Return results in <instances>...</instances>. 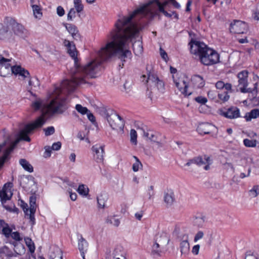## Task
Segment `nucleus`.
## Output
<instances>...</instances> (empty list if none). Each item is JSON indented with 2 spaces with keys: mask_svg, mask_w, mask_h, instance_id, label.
<instances>
[{
  "mask_svg": "<svg viewBox=\"0 0 259 259\" xmlns=\"http://www.w3.org/2000/svg\"><path fill=\"white\" fill-rule=\"evenodd\" d=\"M134 17H121L115 24V28L107 36V42L98 52L101 61L93 60L83 66L77 64V51L75 47L68 41L66 46L67 52L74 61L76 72L71 80H64L60 87H55L49 95V98L57 102L64 101L66 106V98L62 95H66L74 91L77 85L85 83L84 76L89 78L96 77L100 71L102 61L117 56L122 61L130 57L128 45L132 39L136 37L144 28V26L135 21Z\"/></svg>",
  "mask_w": 259,
  "mask_h": 259,
  "instance_id": "obj_1",
  "label": "nucleus"
},
{
  "mask_svg": "<svg viewBox=\"0 0 259 259\" xmlns=\"http://www.w3.org/2000/svg\"><path fill=\"white\" fill-rule=\"evenodd\" d=\"M67 108V107L65 105L63 100L60 101V102H57L55 100L53 99L51 100L49 103L44 104L41 109V115L38 117L34 122L26 124L24 128L20 131L19 137L6 150L12 149V151L14 147L21 140L30 142L31 140L28 135L31 133L34 129L41 127L45 123L46 121L45 116H50L56 113H62Z\"/></svg>",
  "mask_w": 259,
  "mask_h": 259,
  "instance_id": "obj_2",
  "label": "nucleus"
},
{
  "mask_svg": "<svg viewBox=\"0 0 259 259\" xmlns=\"http://www.w3.org/2000/svg\"><path fill=\"white\" fill-rule=\"evenodd\" d=\"M15 35L25 38L28 36V32L13 17H5L3 23H0V40L13 41Z\"/></svg>",
  "mask_w": 259,
  "mask_h": 259,
  "instance_id": "obj_3",
  "label": "nucleus"
},
{
  "mask_svg": "<svg viewBox=\"0 0 259 259\" xmlns=\"http://www.w3.org/2000/svg\"><path fill=\"white\" fill-rule=\"evenodd\" d=\"M190 52L199 57L202 64L211 65L219 62V55L214 50L208 47L204 43L193 39L189 42Z\"/></svg>",
  "mask_w": 259,
  "mask_h": 259,
  "instance_id": "obj_4",
  "label": "nucleus"
},
{
  "mask_svg": "<svg viewBox=\"0 0 259 259\" xmlns=\"http://www.w3.org/2000/svg\"><path fill=\"white\" fill-rule=\"evenodd\" d=\"M167 5L168 2L165 0H151L140 6L128 16L134 17L139 14H143L144 16H171L166 10Z\"/></svg>",
  "mask_w": 259,
  "mask_h": 259,
  "instance_id": "obj_5",
  "label": "nucleus"
},
{
  "mask_svg": "<svg viewBox=\"0 0 259 259\" xmlns=\"http://www.w3.org/2000/svg\"><path fill=\"white\" fill-rule=\"evenodd\" d=\"M248 72L246 70L239 72L237 74V78L238 79V87L239 89L233 90L231 84L228 83V93L229 92H234L240 91L242 93H249L250 94L248 95V97L250 100L251 101L254 99L256 97L257 94V83L254 84V88L252 89L248 88Z\"/></svg>",
  "mask_w": 259,
  "mask_h": 259,
  "instance_id": "obj_6",
  "label": "nucleus"
},
{
  "mask_svg": "<svg viewBox=\"0 0 259 259\" xmlns=\"http://www.w3.org/2000/svg\"><path fill=\"white\" fill-rule=\"evenodd\" d=\"M11 59H7L2 55L0 54V75L6 77L7 74H10L11 71L12 74L15 75H18L22 79L26 78H30V73L28 70L21 67L20 66L14 65L11 66L9 63Z\"/></svg>",
  "mask_w": 259,
  "mask_h": 259,
  "instance_id": "obj_7",
  "label": "nucleus"
},
{
  "mask_svg": "<svg viewBox=\"0 0 259 259\" xmlns=\"http://www.w3.org/2000/svg\"><path fill=\"white\" fill-rule=\"evenodd\" d=\"M99 113L108 121L113 130H123L124 125L123 119L114 110L110 108L101 107L99 109Z\"/></svg>",
  "mask_w": 259,
  "mask_h": 259,
  "instance_id": "obj_8",
  "label": "nucleus"
},
{
  "mask_svg": "<svg viewBox=\"0 0 259 259\" xmlns=\"http://www.w3.org/2000/svg\"><path fill=\"white\" fill-rule=\"evenodd\" d=\"M143 82H147L151 87H156L157 90L163 92L164 90V84L163 82L160 80L158 77L154 74H149L147 77L146 75H143L141 77Z\"/></svg>",
  "mask_w": 259,
  "mask_h": 259,
  "instance_id": "obj_9",
  "label": "nucleus"
},
{
  "mask_svg": "<svg viewBox=\"0 0 259 259\" xmlns=\"http://www.w3.org/2000/svg\"><path fill=\"white\" fill-rule=\"evenodd\" d=\"M212 163V160L209 156H204L203 158L201 156L195 157L191 159L185 164L186 166H189L192 164H195L198 166H201L203 164H206L204 167L205 170H207L209 169V165Z\"/></svg>",
  "mask_w": 259,
  "mask_h": 259,
  "instance_id": "obj_10",
  "label": "nucleus"
},
{
  "mask_svg": "<svg viewBox=\"0 0 259 259\" xmlns=\"http://www.w3.org/2000/svg\"><path fill=\"white\" fill-rule=\"evenodd\" d=\"M248 30V25L244 21L235 20L230 27V32L241 34L245 33Z\"/></svg>",
  "mask_w": 259,
  "mask_h": 259,
  "instance_id": "obj_11",
  "label": "nucleus"
},
{
  "mask_svg": "<svg viewBox=\"0 0 259 259\" xmlns=\"http://www.w3.org/2000/svg\"><path fill=\"white\" fill-rule=\"evenodd\" d=\"M175 84L179 90L185 96H189L191 95V92H188V79H179L178 81H175Z\"/></svg>",
  "mask_w": 259,
  "mask_h": 259,
  "instance_id": "obj_12",
  "label": "nucleus"
},
{
  "mask_svg": "<svg viewBox=\"0 0 259 259\" xmlns=\"http://www.w3.org/2000/svg\"><path fill=\"white\" fill-rule=\"evenodd\" d=\"M104 146H100L95 145L92 148L93 151L94 152V157L97 162H101L104 159Z\"/></svg>",
  "mask_w": 259,
  "mask_h": 259,
  "instance_id": "obj_13",
  "label": "nucleus"
},
{
  "mask_svg": "<svg viewBox=\"0 0 259 259\" xmlns=\"http://www.w3.org/2000/svg\"><path fill=\"white\" fill-rule=\"evenodd\" d=\"M216 127L209 123H202L198 126L197 130L200 135L209 134L213 132Z\"/></svg>",
  "mask_w": 259,
  "mask_h": 259,
  "instance_id": "obj_14",
  "label": "nucleus"
},
{
  "mask_svg": "<svg viewBox=\"0 0 259 259\" xmlns=\"http://www.w3.org/2000/svg\"><path fill=\"white\" fill-rule=\"evenodd\" d=\"M74 8H71L67 14V16H75L76 13L80 16V13L83 10V6L81 0H74Z\"/></svg>",
  "mask_w": 259,
  "mask_h": 259,
  "instance_id": "obj_15",
  "label": "nucleus"
},
{
  "mask_svg": "<svg viewBox=\"0 0 259 259\" xmlns=\"http://www.w3.org/2000/svg\"><path fill=\"white\" fill-rule=\"evenodd\" d=\"M63 25L65 27L69 33L71 34L74 39L76 40L80 39V35L75 25L66 23H63Z\"/></svg>",
  "mask_w": 259,
  "mask_h": 259,
  "instance_id": "obj_16",
  "label": "nucleus"
},
{
  "mask_svg": "<svg viewBox=\"0 0 259 259\" xmlns=\"http://www.w3.org/2000/svg\"><path fill=\"white\" fill-rule=\"evenodd\" d=\"M78 247L82 258L85 259L84 254L88 250V243L81 235L78 240Z\"/></svg>",
  "mask_w": 259,
  "mask_h": 259,
  "instance_id": "obj_17",
  "label": "nucleus"
},
{
  "mask_svg": "<svg viewBox=\"0 0 259 259\" xmlns=\"http://www.w3.org/2000/svg\"><path fill=\"white\" fill-rule=\"evenodd\" d=\"M125 251L123 247L121 245L116 246L114 249L112 253V257H120L121 259H126L125 257Z\"/></svg>",
  "mask_w": 259,
  "mask_h": 259,
  "instance_id": "obj_18",
  "label": "nucleus"
},
{
  "mask_svg": "<svg viewBox=\"0 0 259 259\" xmlns=\"http://www.w3.org/2000/svg\"><path fill=\"white\" fill-rule=\"evenodd\" d=\"M164 201L167 206H171L175 200L174 192L171 190H168L164 194Z\"/></svg>",
  "mask_w": 259,
  "mask_h": 259,
  "instance_id": "obj_19",
  "label": "nucleus"
},
{
  "mask_svg": "<svg viewBox=\"0 0 259 259\" xmlns=\"http://www.w3.org/2000/svg\"><path fill=\"white\" fill-rule=\"evenodd\" d=\"M183 240L180 243V249L181 253L187 254L190 249L189 243L188 242V236L185 235L183 236Z\"/></svg>",
  "mask_w": 259,
  "mask_h": 259,
  "instance_id": "obj_20",
  "label": "nucleus"
},
{
  "mask_svg": "<svg viewBox=\"0 0 259 259\" xmlns=\"http://www.w3.org/2000/svg\"><path fill=\"white\" fill-rule=\"evenodd\" d=\"M12 196V193L10 190L3 189L0 191V198L3 205L8 200H10Z\"/></svg>",
  "mask_w": 259,
  "mask_h": 259,
  "instance_id": "obj_21",
  "label": "nucleus"
},
{
  "mask_svg": "<svg viewBox=\"0 0 259 259\" xmlns=\"http://www.w3.org/2000/svg\"><path fill=\"white\" fill-rule=\"evenodd\" d=\"M144 136L148 138L151 141L157 143L159 147L162 146V144L160 142L158 141L157 134L152 131H149L147 132H144Z\"/></svg>",
  "mask_w": 259,
  "mask_h": 259,
  "instance_id": "obj_22",
  "label": "nucleus"
},
{
  "mask_svg": "<svg viewBox=\"0 0 259 259\" xmlns=\"http://www.w3.org/2000/svg\"><path fill=\"white\" fill-rule=\"evenodd\" d=\"M191 80L193 82L194 85L198 88H201L205 84L203 78L199 75H194L192 77Z\"/></svg>",
  "mask_w": 259,
  "mask_h": 259,
  "instance_id": "obj_23",
  "label": "nucleus"
},
{
  "mask_svg": "<svg viewBox=\"0 0 259 259\" xmlns=\"http://www.w3.org/2000/svg\"><path fill=\"white\" fill-rule=\"evenodd\" d=\"M97 202L99 207L104 208L105 203L108 199V195L105 192L101 193L97 198Z\"/></svg>",
  "mask_w": 259,
  "mask_h": 259,
  "instance_id": "obj_24",
  "label": "nucleus"
},
{
  "mask_svg": "<svg viewBox=\"0 0 259 259\" xmlns=\"http://www.w3.org/2000/svg\"><path fill=\"white\" fill-rule=\"evenodd\" d=\"M240 116L239 109L236 107L228 108V118H236Z\"/></svg>",
  "mask_w": 259,
  "mask_h": 259,
  "instance_id": "obj_25",
  "label": "nucleus"
},
{
  "mask_svg": "<svg viewBox=\"0 0 259 259\" xmlns=\"http://www.w3.org/2000/svg\"><path fill=\"white\" fill-rule=\"evenodd\" d=\"M259 116V109H253L249 112L246 113L244 118L247 121H250L252 119L256 118Z\"/></svg>",
  "mask_w": 259,
  "mask_h": 259,
  "instance_id": "obj_26",
  "label": "nucleus"
},
{
  "mask_svg": "<svg viewBox=\"0 0 259 259\" xmlns=\"http://www.w3.org/2000/svg\"><path fill=\"white\" fill-rule=\"evenodd\" d=\"M0 224L3 227L2 233L6 238H9L12 233V229L9 227L8 224L6 223L3 220H0Z\"/></svg>",
  "mask_w": 259,
  "mask_h": 259,
  "instance_id": "obj_27",
  "label": "nucleus"
},
{
  "mask_svg": "<svg viewBox=\"0 0 259 259\" xmlns=\"http://www.w3.org/2000/svg\"><path fill=\"white\" fill-rule=\"evenodd\" d=\"M133 49L136 55L141 54L143 50L142 42L140 40L135 41L133 44Z\"/></svg>",
  "mask_w": 259,
  "mask_h": 259,
  "instance_id": "obj_28",
  "label": "nucleus"
},
{
  "mask_svg": "<svg viewBox=\"0 0 259 259\" xmlns=\"http://www.w3.org/2000/svg\"><path fill=\"white\" fill-rule=\"evenodd\" d=\"M19 163L25 170L29 172H32L33 171V166L26 159H20Z\"/></svg>",
  "mask_w": 259,
  "mask_h": 259,
  "instance_id": "obj_29",
  "label": "nucleus"
},
{
  "mask_svg": "<svg viewBox=\"0 0 259 259\" xmlns=\"http://www.w3.org/2000/svg\"><path fill=\"white\" fill-rule=\"evenodd\" d=\"M12 152V149L6 150L3 155L0 157V169L3 166L5 162L9 158V155Z\"/></svg>",
  "mask_w": 259,
  "mask_h": 259,
  "instance_id": "obj_30",
  "label": "nucleus"
},
{
  "mask_svg": "<svg viewBox=\"0 0 259 259\" xmlns=\"http://www.w3.org/2000/svg\"><path fill=\"white\" fill-rule=\"evenodd\" d=\"M0 254L1 255H5L6 256L12 257L13 256H16L6 246H4L0 248Z\"/></svg>",
  "mask_w": 259,
  "mask_h": 259,
  "instance_id": "obj_31",
  "label": "nucleus"
},
{
  "mask_svg": "<svg viewBox=\"0 0 259 259\" xmlns=\"http://www.w3.org/2000/svg\"><path fill=\"white\" fill-rule=\"evenodd\" d=\"M54 253L56 252L57 253V255H55L54 253H52L50 255V259H62L63 255L62 251L58 247H54Z\"/></svg>",
  "mask_w": 259,
  "mask_h": 259,
  "instance_id": "obj_32",
  "label": "nucleus"
},
{
  "mask_svg": "<svg viewBox=\"0 0 259 259\" xmlns=\"http://www.w3.org/2000/svg\"><path fill=\"white\" fill-rule=\"evenodd\" d=\"M161 250L160 249L159 244L155 242L152 246L151 254L154 256H159L161 255Z\"/></svg>",
  "mask_w": 259,
  "mask_h": 259,
  "instance_id": "obj_33",
  "label": "nucleus"
},
{
  "mask_svg": "<svg viewBox=\"0 0 259 259\" xmlns=\"http://www.w3.org/2000/svg\"><path fill=\"white\" fill-rule=\"evenodd\" d=\"M30 210H31L30 208L26 209L24 212L25 214V217L27 218V219H29L30 222H31L32 225H33L35 223L34 214L36 211H34L33 213H31L32 212L30 211Z\"/></svg>",
  "mask_w": 259,
  "mask_h": 259,
  "instance_id": "obj_34",
  "label": "nucleus"
},
{
  "mask_svg": "<svg viewBox=\"0 0 259 259\" xmlns=\"http://www.w3.org/2000/svg\"><path fill=\"white\" fill-rule=\"evenodd\" d=\"M77 191L80 195L86 196L89 194V189L84 185L81 184L79 185Z\"/></svg>",
  "mask_w": 259,
  "mask_h": 259,
  "instance_id": "obj_35",
  "label": "nucleus"
},
{
  "mask_svg": "<svg viewBox=\"0 0 259 259\" xmlns=\"http://www.w3.org/2000/svg\"><path fill=\"white\" fill-rule=\"evenodd\" d=\"M218 102L221 103H225L227 101V91H218Z\"/></svg>",
  "mask_w": 259,
  "mask_h": 259,
  "instance_id": "obj_36",
  "label": "nucleus"
},
{
  "mask_svg": "<svg viewBox=\"0 0 259 259\" xmlns=\"http://www.w3.org/2000/svg\"><path fill=\"white\" fill-rule=\"evenodd\" d=\"M14 246V251L17 254L21 255L25 253V249L23 245L17 243Z\"/></svg>",
  "mask_w": 259,
  "mask_h": 259,
  "instance_id": "obj_37",
  "label": "nucleus"
},
{
  "mask_svg": "<svg viewBox=\"0 0 259 259\" xmlns=\"http://www.w3.org/2000/svg\"><path fill=\"white\" fill-rule=\"evenodd\" d=\"M204 217H196L194 220V224L195 226H197L199 228L203 227L204 225Z\"/></svg>",
  "mask_w": 259,
  "mask_h": 259,
  "instance_id": "obj_38",
  "label": "nucleus"
},
{
  "mask_svg": "<svg viewBox=\"0 0 259 259\" xmlns=\"http://www.w3.org/2000/svg\"><path fill=\"white\" fill-rule=\"evenodd\" d=\"M106 223L114 225V226L117 227L120 224V221L118 219H116L114 217H108L107 218Z\"/></svg>",
  "mask_w": 259,
  "mask_h": 259,
  "instance_id": "obj_39",
  "label": "nucleus"
},
{
  "mask_svg": "<svg viewBox=\"0 0 259 259\" xmlns=\"http://www.w3.org/2000/svg\"><path fill=\"white\" fill-rule=\"evenodd\" d=\"M25 241L26 245L29 248L30 252L31 253L34 252L35 250V246L32 240L30 238L27 237L25 238Z\"/></svg>",
  "mask_w": 259,
  "mask_h": 259,
  "instance_id": "obj_40",
  "label": "nucleus"
},
{
  "mask_svg": "<svg viewBox=\"0 0 259 259\" xmlns=\"http://www.w3.org/2000/svg\"><path fill=\"white\" fill-rule=\"evenodd\" d=\"M29 204L30 207L31 209V213H33L34 211H36V197L34 196H31L29 198Z\"/></svg>",
  "mask_w": 259,
  "mask_h": 259,
  "instance_id": "obj_41",
  "label": "nucleus"
},
{
  "mask_svg": "<svg viewBox=\"0 0 259 259\" xmlns=\"http://www.w3.org/2000/svg\"><path fill=\"white\" fill-rule=\"evenodd\" d=\"M215 87L221 91H227V83L219 80L215 83Z\"/></svg>",
  "mask_w": 259,
  "mask_h": 259,
  "instance_id": "obj_42",
  "label": "nucleus"
},
{
  "mask_svg": "<svg viewBox=\"0 0 259 259\" xmlns=\"http://www.w3.org/2000/svg\"><path fill=\"white\" fill-rule=\"evenodd\" d=\"M243 143L246 147H254L256 145V141L245 139L243 140Z\"/></svg>",
  "mask_w": 259,
  "mask_h": 259,
  "instance_id": "obj_43",
  "label": "nucleus"
},
{
  "mask_svg": "<svg viewBox=\"0 0 259 259\" xmlns=\"http://www.w3.org/2000/svg\"><path fill=\"white\" fill-rule=\"evenodd\" d=\"M31 107L35 111L38 110L42 106V101L40 99L33 102L31 104Z\"/></svg>",
  "mask_w": 259,
  "mask_h": 259,
  "instance_id": "obj_44",
  "label": "nucleus"
},
{
  "mask_svg": "<svg viewBox=\"0 0 259 259\" xmlns=\"http://www.w3.org/2000/svg\"><path fill=\"white\" fill-rule=\"evenodd\" d=\"M249 192L250 196L252 197H255L259 194V186H254Z\"/></svg>",
  "mask_w": 259,
  "mask_h": 259,
  "instance_id": "obj_45",
  "label": "nucleus"
},
{
  "mask_svg": "<svg viewBox=\"0 0 259 259\" xmlns=\"http://www.w3.org/2000/svg\"><path fill=\"white\" fill-rule=\"evenodd\" d=\"M75 109L77 112L83 115L88 113V112H89L88 109L86 107H83L80 104L76 105Z\"/></svg>",
  "mask_w": 259,
  "mask_h": 259,
  "instance_id": "obj_46",
  "label": "nucleus"
},
{
  "mask_svg": "<svg viewBox=\"0 0 259 259\" xmlns=\"http://www.w3.org/2000/svg\"><path fill=\"white\" fill-rule=\"evenodd\" d=\"M130 136H131V142L134 144H137V132L135 130L132 129L131 130Z\"/></svg>",
  "mask_w": 259,
  "mask_h": 259,
  "instance_id": "obj_47",
  "label": "nucleus"
},
{
  "mask_svg": "<svg viewBox=\"0 0 259 259\" xmlns=\"http://www.w3.org/2000/svg\"><path fill=\"white\" fill-rule=\"evenodd\" d=\"M28 81V87H34V88H38L39 86V82L37 78H35L34 80H32L31 79L29 78Z\"/></svg>",
  "mask_w": 259,
  "mask_h": 259,
  "instance_id": "obj_48",
  "label": "nucleus"
},
{
  "mask_svg": "<svg viewBox=\"0 0 259 259\" xmlns=\"http://www.w3.org/2000/svg\"><path fill=\"white\" fill-rule=\"evenodd\" d=\"M143 167V165L140 161L135 162L132 166L133 170L135 172L138 171Z\"/></svg>",
  "mask_w": 259,
  "mask_h": 259,
  "instance_id": "obj_49",
  "label": "nucleus"
},
{
  "mask_svg": "<svg viewBox=\"0 0 259 259\" xmlns=\"http://www.w3.org/2000/svg\"><path fill=\"white\" fill-rule=\"evenodd\" d=\"M44 131L46 136L53 135L55 133V128L53 126H49L46 128H44Z\"/></svg>",
  "mask_w": 259,
  "mask_h": 259,
  "instance_id": "obj_50",
  "label": "nucleus"
},
{
  "mask_svg": "<svg viewBox=\"0 0 259 259\" xmlns=\"http://www.w3.org/2000/svg\"><path fill=\"white\" fill-rule=\"evenodd\" d=\"M32 8L33 12V14L35 16H36V15H42V13H41V10L39 6L36 5H33L32 6Z\"/></svg>",
  "mask_w": 259,
  "mask_h": 259,
  "instance_id": "obj_51",
  "label": "nucleus"
},
{
  "mask_svg": "<svg viewBox=\"0 0 259 259\" xmlns=\"http://www.w3.org/2000/svg\"><path fill=\"white\" fill-rule=\"evenodd\" d=\"M11 236L13 239L16 241H20L22 240V238L20 236L19 233L18 232H12L11 234Z\"/></svg>",
  "mask_w": 259,
  "mask_h": 259,
  "instance_id": "obj_52",
  "label": "nucleus"
},
{
  "mask_svg": "<svg viewBox=\"0 0 259 259\" xmlns=\"http://www.w3.org/2000/svg\"><path fill=\"white\" fill-rule=\"evenodd\" d=\"M45 152L44 153V157L46 158L49 157L51 156V152L52 149L50 146H46L45 147Z\"/></svg>",
  "mask_w": 259,
  "mask_h": 259,
  "instance_id": "obj_53",
  "label": "nucleus"
},
{
  "mask_svg": "<svg viewBox=\"0 0 259 259\" xmlns=\"http://www.w3.org/2000/svg\"><path fill=\"white\" fill-rule=\"evenodd\" d=\"M147 195L148 196L149 199H150L152 196L154 195V187L150 186L148 189Z\"/></svg>",
  "mask_w": 259,
  "mask_h": 259,
  "instance_id": "obj_54",
  "label": "nucleus"
},
{
  "mask_svg": "<svg viewBox=\"0 0 259 259\" xmlns=\"http://www.w3.org/2000/svg\"><path fill=\"white\" fill-rule=\"evenodd\" d=\"M195 100L197 102L202 104H204L205 103H206L207 101V100L206 98L203 97L201 96H199V97L195 98Z\"/></svg>",
  "mask_w": 259,
  "mask_h": 259,
  "instance_id": "obj_55",
  "label": "nucleus"
},
{
  "mask_svg": "<svg viewBox=\"0 0 259 259\" xmlns=\"http://www.w3.org/2000/svg\"><path fill=\"white\" fill-rule=\"evenodd\" d=\"M61 143L60 142H57L54 143L52 145V146L51 148L53 150H58L61 148Z\"/></svg>",
  "mask_w": 259,
  "mask_h": 259,
  "instance_id": "obj_56",
  "label": "nucleus"
},
{
  "mask_svg": "<svg viewBox=\"0 0 259 259\" xmlns=\"http://www.w3.org/2000/svg\"><path fill=\"white\" fill-rule=\"evenodd\" d=\"M204 234L202 231H198L196 234L194 241V242H197L198 240L203 238Z\"/></svg>",
  "mask_w": 259,
  "mask_h": 259,
  "instance_id": "obj_57",
  "label": "nucleus"
},
{
  "mask_svg": "<svg viewBox=\"0 0 259 259\" xmlns=\"http://www.w3.org/2000/svg\"><path fill=\"white\" fill-rule=\"evenodd\" d=\"M159 51L161 58L165 61H166V59L167 58V54L166 52L162 48H160Z\"/></svg>",
  "mask_w": 259,
  "mask_h": 259,
  "instance_id": "obj_58",
  "label": "nucleus"
},
{
  "mask_svg": "<svg viewBox=\"0 0 259 259\" xmlns=\"http://www.w3.org/2000/svg\"><path fill=\"white\" fill-rule=\"evenodd\" d=\"M57 13L59 16H63L65 13L63 8L61 6H58L57 8Z\"/></svg>",
  "mask_w": 259,
  "mask_h": 259,
  "instance_id": "obj_59",
  "label": "nucleus"
},
{
  "mask_svg": "<svg viewBox=\"0 0 259 259\" xmlns=\"http://www.w3.org/2000/svg\"><path fill=\"white\" fill-rule=\"evenodd\" d=\"M124 91L128 93L131 91V84L130 83L125 82L123 84Z\"/></svg>",
  "mask_w": 259,
  "mask_h": 259,
  "instance_id": "obj_60",
  "label": "nucleus"
},
{
  "mask_svg": "<svg viewBox=\"0 0 259 259\" xmlns=\"http://www.w3.org/2000/svg\"><path fill=\"white\" fill-rule=\"evenodd\" d=\"M199 248H200L199 245L197 244V245H194L192 248V253L194 254H198Z\"/></svg>",
  "mask_w": 259,
  "mask_h": 259,
  "instance_id": "obj_61",
  "label": "nucleus"
},
{
  "mask_svg": "<svg viewBox=\"0 0 259 259\" xmlns=\"http://www.w3.org/2000/svg\"><path fill=\"white\" fill-rule=\"evenodd\" d=\"M88 115V119L92 122H94L95 121V117L94 115L91 113H87Z\"/></svg>",
  "mask_w": 259,
  "mask_h": 259,
  "instance_id": "obj_62",
  "label": "nucleus"
},
{
  "mask_svg": "<svg viewBox=\"0 0 259 259\" xmlns=\"http://www.w3.org/2000/svg\"><path fill=\"white\" fill-rule=\"evenodd\" d=\"M13 187V184L11 182H8L5 184L3 187V189L5 190H8V188H11Z\"/></svg>",
  "mask_w": 259,
  "mask_h": 259,
  "instance_id": "obj_63",
  "label": "nucleus"
},
{
  "mask_svg": "<svg viewBox=\"0 0 259 259\" xmlns=\"http://www.w3.org/2000/svg\"><path fill=\"white\" fill-rule=\"evenodd\" d=\"M245 259H257V258L254 255L247 254L245 256Z\"/></svg>",
  "mask_w": 259,
  "mask_h": 259,
  "instance_id": "obj_64",
  "label": "nucleus"
}]
</instances>
